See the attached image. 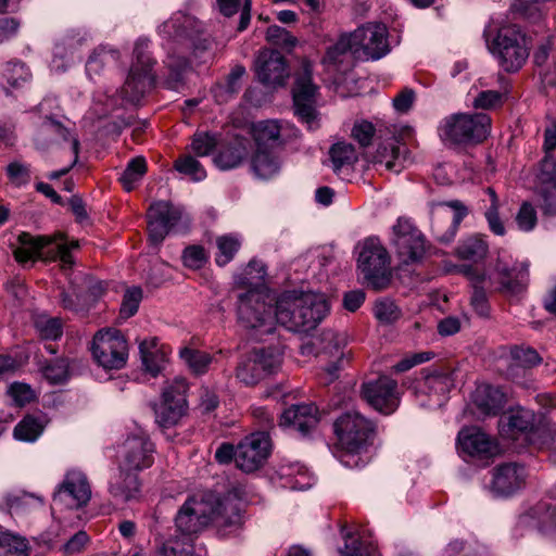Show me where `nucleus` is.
Listing matches in <instances>:
<instances>
[{"label":"nucleus","mask_w":556,"mask_h":556,"mask_svg":"<svg viewBox=\"0 0 556 556\" xmlns=\"http://www.w3.org/2000/svg\"><path fill=\"white\" fill-rule=\"evenodd\" d=\"M243 525L240 501L231 494L200 492L190 495L176 515V527L194 534L213 527L220 535L238 532Z\"/></svg>","instance_id":"f257e3e1"},{"label":"nucleus","mask_w":556,"mask_h":556,"mask_svg":"<svg viewBox=\"0 0 556 556\" xmlns=\"http://www.w3.org/2000/svg\"><path fill=\"white\" fill-rule=\"evenodd\" d=\"M329 309L324 294L285 293L276 301V323L290 331H307L314 329Z\"/></svg>","instance_id":"f03ea898"},{"label":"nucleus","mask_w":556,"mask_h":556,"mask_svg":"<svg viewBox=\"0 0 556 556\" xmlns=\"http://www.w3.org/2000/svg\"><path fill=\"white\" fill-rule=\"evenodd\" d=\"M491 123V117L486 113L451 114L441 121L438 132L445 144L476 146L488 138Z\"/></svg>","instance_id":"7ed1b4c3"},{"label":"nucleus","mask_w":556,"mask_h":556,"mask_svg":"<svg viewBox=\"0 0 556 556\" xmlns=\"http://www.w3.org/2000/svg\"><path fill=\"white\" fill-rule=\"evenodd\" d=\"M484 37L490 52L502 70L515 73L525 65L530 52V42L518 25H502L492 40L485 30Z\"/></svg>","instance_id":"20e7f679"},{"label":"nucleus","mask_w":556,"mask_h":556,"mask_svg":"<svg viewBox=\"0 0 556 556\" xmlns=\"http://www.w3.org/2000/svg\"><path fill=\"white\" fill-rule=\"evenodd\" d=\"M17 241L20 245L14 250V257L18 263H26L46 254L47 258H59L63 267L73 265L71 250L78 247L77 242H64L61 235L34 237L28 232H22Z\"/></svg>","instance_id":"39448f33"},{"label":"nucleus","mask_w":556,"mask_h":556,"mask_svg":"<svg viewBox=\"0 0 556 556\" xmlns=\"http://www.w3.org/2000/svg\"><path fill=\"white\" fill-rule=\"evenodd\" d=\"M274 298L264 290H250L239 296L237 316L241 326L247 329L270 333L276 324Z\"/></svg>","instance_id":"423d86ee"},{"label":"nucleus","mask_w":556,"mask_h":556,"mask_svg":"<svg viewBox=\"0 0 556 556\" xmlns=\"http://www.w3.org/2000/svg\"><path fill=\"white\" fill-rule=\"evenodd\" d=\"M357 268L375 290L386 289L391 282L390 255L378 238L365 239L358 244Z\"/></svg>","instance_id":"0eeeda50"},{"label":"nucleus","mask_w":556,"mask_h":556,"mask_svg":"<svg viewBox=\"0 0 556 556\" xmlns=\"http://www.w3.org/2000/svg\"><path fill=\"white\" fill-rule=\"evenodd\" d=\"M334 432L343 450L352 454L366 451L377 434L376 425L358 412H346L334 421Z\"/></svg>","instance_id":"6e6552de"},{"label":"nucleus","mask_w":556,"mask_h":556,"mask_svg":"<svg viewBox=\"0 0 556 556\" xmlns=\"http://www.w3.org/2000/svg\"><path fill=\"white\" fill-rule=\"evenodd\" d=\"M148 48V39H138L136 41L134 49L135 61L121 89L123 100L131 104L139 103L154 80L151 73L153 63L149 55Z\"/></svg>","instance_id":"1a4fd4ad"},{"label":"nucleus","mask_w":556,"mask_h":556,"mask_svg":"<svg viewBox=\"0 0 556 556\" xmlns=\"http://www.w3.org/2000/svg\"><path fill=\"white\" fill-rule=\"evenodd\" d=\"M282 353L276 348L255 349L237 366L236 377L252 387L275 375L281 366Z\"/></svg>","instance_id":"9d476101"},{"label":"nucleus","mask_w":556,"mask_h":556,"mask_svg":"<svg viewBox=\"0 0 556 556\" xmlns=\"http://www.w3.org/2000/svg\"><path fill=\"white\" fill-rule=\"evenodd\" d=\"M91 353L96 363L104 369H121L128 358V344L117 329H101L93 336Z\"/></svg>","instance_id":"9b49d317"},{"label":"nucleus","mask_w":556,"mask_h":556,"mask_svg":"<svg viewBox=\"0 0 556 556\" xmlns=\"http://www.w3.org/2000/svg\"><path fill=\"white\" fill-rule=\"evenodd\" d=\"M318 87L313 83V63L303 58L294 73L292 89L295 114L312 128L316 122V96Z\"/></svg>","instance_id":"f8f14e48"},{"label":"nucleus","mask_w":556,"mask_h":556,"mask_svg":"<svg viewBox=\"0 0 556 556\" xmlns=\"http://www.w3.org/2000/svg\"><path fill=\"white\" fill-rule=\"evenodd\" d=\"M346 344V333L331 329L324 330L315 338L313 345L317 349V355L327 361L321 382L330 383L338 378L343 363L350 357V352H345Z\"/></svg>","instance_id":"ddd939ff"},{"label":"nucleus","mask_w":556,"mask_h":556,"mask_svg":"<svg viewBox=\"0 0 556 556\" xmlns=\"http://www.w3.org/2000/svg\"><path fill=\"white\" fill-rule=\"evenodd\" d=\"M391 240L397 257L404 264L418 263L426 254V238L408 218H397L396 224L392 227Z\"/></svg>","instance_id":"4468645a"},{"label":"nucleus","mask_w":556,"mask_h":556,"mask_svg":"<svg viewBox=\"0 0 556 556\" xmlns=\"http://www.w3.org/2000/svg\"><path fill=\"white\" fill-rule=\"evenodd\" d=\"M154 444L139 430L128 435L117 451L118 469L123 471H141L150 468L154 462Z\"/></svg>","instance_id":"2eb2a0df"},{"label":"nucleus","mask_w":556,"mask_h":556,"mask_svg":"<svg viewBox=\"0 0 556 556\" xmlns=\"http://www.w3.org/2000/svg\"><path fill=\"white\" fill-rule=\"evenodd\" d=\"M358 58L379 60L390 52L388 29L381 23H367L351 33Z\"/></svg>","instance_id":"dca6fc26"},{"label":"nucleus","mask_w":556,"mask_h":556,"mask_svg":"<svg viewBox=\"0 0 556 556\" xmlns=\"http://www.w3.org/2000/svg\"><path fill=\"white\" fill-rule=\"evenodd\" d=\"M363 399L377 412L390 415L400 404V392L396 380L380 376L362 384Z\"/></svg>","instance_id":"f3484780"},{"label":"nucleus","mask_w":556,"mask_h":556,"mask_svg":"<svg viewBox=\"0 0 556 556\" xmlns=\"http://www.w3.org/2000/svg\"><path fill=\"white\" fill-rule=\"evenodd\" d=\"M91 488L86 475L79 470H68L53 493V502L70 509L80 508L90 501Z\"/></svg>","instance_id":"a211bd4d"},{"label":"nucleus","mask_w":556,"mask_h":556,"mask_svg":"<svg viewBox=\"0 0 556 556\" xmlns=\"http://www.w3.org/2000/svg\"><path fill=\"white\" fill-rule=\"evenodd\" d=\"M489 250L490 247L485 235L472 233L463 238L456 245L454 255L458 260L469 262L470 264L455 265L453 270L465 275L469 279L480 280L481 277L472 264L483 263L489 255Z\"/></svg>","instance_id":"6ab92c4d"},{"label":"nucleus","mask_w":556,"mask_h":556,"mask_svg":"<svg viewBox=\"0 0 556 556\" xmlns=\"http://www.w3.org/2000/svg\"><path fill=\"white\" fill-rule=\"evenodd\" d=\"M255 75L264 86L278 88L287 84L290 70L286 58L279 51L264 49L255 60Z\"/></svg>","instance_id":"aec40b11"},{"label":"nucleus","mask_w":556,"mask_h":556,"mask_svg":"<svg viewBox=\"0 0 556 556\" xmlns=\"http://www.w3.org/2000/svg\"><path fill=\"white\" fill-rule=\"evenodd\" d=\"M269 452V435L265 431L251 433L237 445V467L244 472H253L264 464Z\"/></svg>","instance_id":"412c9836"},{"label":"nucleus","mask_w":556,"mask_h":556,"mask_svg":"<svg viewBox=\"0 0 556 556\" xmlns=\"http://www.w3.org/2000/svg\"><path fill=\"white\" fill-rule=\"evenodd\" d=\"M460 453L477 459H490L500 453L497 441L478 427H465L457 435Z\"/></svg>","instance_id":"4be33fe9"},{"label":"nucleus","mask_w":556,"mask_h":556,"mask_svg":"<svg viewBox=\"0 0 556 556\" xmlns=\"http://www.w3.org/2000/svg\"><path fill=\"white\" fill-rule=\"evenodd\" d=\"M518 526L535 527L543 538L556 543V506L540 501L519 516Z\"/></svg>","instance_id":"5701e85b"},{"label":"nucleus","mask_w":556,"mask_h":556,"mask_svg":"<svg viewBox=\"0 0 556 556\" xmlns=\"http://www.w3.org/2000/svg\"><path fill=\"white\" fill-rule=\"evenodd\" d=\"M356 59L358 49L355 48L351 34H344L327 49L323 64L333 66L340 73H346L354 67Z\"/></svg>","instance_id":"b1692460"},{"label":"nucleus","mask_w":556,"mask_h":556,"mask_svg":"<svg viewBox=\"0 0 556 556\" xmlns=\"http://www.w3.org/2000/svg\"><path fill=\"white\" fill-rule=\"evenodd\" d=\"M147 216L149 238L153 244H159L172 228L173 205L169 201L155 202L150 205Z\"/></svg>","instance_id":"393cba45"},{"label":"nucleus","mask_w":556,"mask_h":556,"mask_svg":"<svg viewBox=\"0 0 556 556\" xmlns=\"http://www.w3.org/2000/svg\"><path fill=\"white\" fill-rule=\"evenodd\" d=\"M249 168L258 180L277 177L282 168V160L273 148H255L249 159Z\"/></svg>","instance_id":"a878e982"},{"label":"nucleus","mask_w":556,"mask_h":556,"mask_svg":"<svg viewBox=\"0 0 556 556\" xmlns=\"http://www.w3.org/2000/svg\"><path fill=\"white\" fill-rule=\"evenodd\" d=\"M273 479L280 486L291 490H306L313 484V476L303 464L283 460L275 470Z\"/></svg>","instance_id":"bb28decb"},{"label":"nucleus","mask_w":556,"mask_h":556,"mask_svg":"<svg viewBox=\"0 0 556 556\" xmlns=\"http://www.w3.org/2000/svg\"><path fill=\"white\" fill-rule=\"evenodd\" d=\"M454 208V213L444 212L438 214L432 222V233L441 243H450L456 236L458 226L466 216V207L459 201H453L446 204Z\"/></svg>","instance_id":"cd10ccee"},{"label":"nucleus","mask_w":556,"mask_h":556,"mask_svg":"<svg viewBox=\"0 0 556 556\" xmlns=\"http://www.w3.org/2000/svg\"><path fill=\"white\" fill-rule=\"evenodd\" d=\"M526 479L525 468L517 464H504L494 469L491 490L497 495H510L519 490Z\"/></svg>","instance_id":"c85d7f7f"},{"label":"nucleus","mask_w":556,"mask_h":556,"mask_svg":"<svg viewBox=\"0 0 556 556\" xmlns=\"http://www.w3.org/2000/svg\"><path fill=\"white\" fill-rule=\"evenodd\" d=\"M318 424L317 407L312 403L296 404L285 409L280 426L307 434Z\"/></svg>","instance_id":"c756f323"},{"label":"nucleus","mask_w":556,"mask_h":556,"mask_svg":"<svg viewBox=\"0 0 556 556\" xmlns=\"http://www.w3.org/2000/svg\"><path fill=\"white\" fill-rule=\"evenodd\" d=\"M495 270L500 275V283L502 289L511 294L523 291L529 281V263L521 262L509 268L503 264L498 257L495 264Z\"/></svg>","instance_id":"7c9ffc66"},{"label":"nucleus","mask_w":556,"mask_h":556,"mask_svg":"<svg viewBox=\"0 0 556 556\" xmlns=\"http://www.w3.org/2000/svg\"><path fill=\"white\" fill-rule=\"evenodd\" d=\"M110 494L117 501L128 503L137 502L141 497V481L137 471H123L110 482Z\"/></svg>","instance_id":"2f4dec72"},{"label":"nucleus","mask_w":556,"mask_h":556,"mask_svg":"<svg viewBox=\"0 0 556 556\" xmlns=\"http://www.w3.org/2000/svg\"><path fill=\"white\" fill-rule=\"evenodd\" d=\"M139 351L146 371L153 377L161 374L169 364V350H164L155 338L140 342Z\"/></svg>","instance_id":"473e14b6"},{"label":"nucleus","mask_w":556,"mask_h":556,"mask_svg":"<svg viewBox=\"0 0 556 556\" xmlns=\"http://www.w3.org/2000/svg\"><path fill=\"white\" fill-rule=\"evenodd\" d=\"M453 386L454 380L450 372L424 370L422 377L417 381V391L421 394L435 397V402L439 404L441 397L450 392Z\"/></svg>","instance_id":"72a5a7b5"},{"label":"nucleus","mask_w":556,"mask_h":556,"mask_svg":"<svg viewBox=\"0 0 556 556\" xmlns=\"http://www.w3.org/2000/svg\"><path fill=\"white\" fill-rule=\"evenodd\" d=\"M179 42L184 40L190 41L195 55H200L207 51L212 45L211 37L205 33L202 24L194 17L186 16L184 23L176 30V39Z\"/></svg>","instance_id":"f704fd0d"},{"label":"nucleus","mask_w":556,"mask_h":556,"mask_svg":"<svg viewBox=\"0 0 556 556\" xmlns=\"http://www.w3.org/2000/svg\"><path fill=\"white\" fill-rule=\"evenodd\" d=\"M472 402L480 414L484 416H495L504 407L505 395L496 387L480 384L473 392Z\"/></svg>","instance_id":"c9c22d12"},{"label":"nucleus","mask_w":556,"mask_h":556,"mask_svg":"<svg viewBox=\"0 0 556 556\" xmlns=\"http://www.w3.org/2000/svg\"><path fill=\"white\" fill-rule=\"evenodd\" d=\"M59 139L62 141H71L73 144V139L77 138L72 136L71 130L64 127L60 122L51 117H46L40 124L35 137L37 148L47 149Z\"/></svg>","instance_id":"e433bc0d"},{"label":"nucleus","mask_w":556,"mask_h":556,"mask_svg":"<svg viewBox=\"0 0 556 556\" xmlns=\"http://www.w3.org/2000/svg\"><path fill=\"white\" fill-rule=\"evenodd\" d=\"M245 155V140L241 137H235L229 142L220 146L214 157V163L223 170L232 169L243 162Z\"/></svg>","instance_id":"4c0bfd02"},{"label":"nucleus","mask_w":556,"mask_h":556,"mask_svg":"<svg viewBox=\"0 0 556 556\" xmlns=\"http://www.w3.org/2000/svg\"><path fill=\"white\" fill-rule=\"evenodd\" d=\"M155 421L165 433L174 427V386L166 382L162 389L160 400L153 404Z\"/></svg>","instance_id":"58836bf2"},{"label":"nucleus","mask_w":556,"mask_h":556,"mask_svg":"<svg viewBox=\"0 0 556 556\" xmlns=\"http://www.w3.org/2000/svg\"><path fill=\"white\" fill-rule=\"evenodd\" d=\"M281 126L278 121H260L252 125L251 135L255 142V148H273L279 142Z\"/></svg>","instance_id":"ea45409f"},{"label":"nucleus","mask_w":556,"mask_h":556,"mask_svg":"<svg viewBox=\"0 0 556 556\" xmlns=\"http://www.w3.org/2000/svg\"><path fill=\"white\" fill-rule=\"evenodd\" d=\"M179 358L194 376L204 375L212 363V356L210 353L191 346L180 349Z\"/></svg>","instance_id":"a19ab883"},{"label":"nucleus","mask_w":556,"mask_h":556,"mask_svg":"<svg viewBox=\"0 0 556 556\" xmlns=\"http://www.w3.org/2000/svg\"><path fill=\"white\" fill-rule=\"evenodd\" d=\"M165 529L170 530V520H164L160 513L155 511L151 530L155 535L157 556H172L174 554V541L170 534L164 533Z\"/></svg>","instance_id":"79ce46f5"},{"label":"nucleus","mask_w":556,"mask_h":556,"mask_svg":"<svg viewBox=\"0 0 556 556\" xmlns=\"http://www.w3.org/2000/svg\"><path fill=\"white\" fill-rule=\"evenodd\" d=\"M374 159L377 164L384 166L390 172L400 173L403 168L400 148L394 138L386 144L379 146Z\"/></svg>","instance_id":"37998d69"},{"label":"nucleus","mask_w":556,"mask_h":556,"mask_svg":"<svg viewBox=\"0 0 556 556\" xmlns=\"http://www.w3.org/2000/svg\"><path fill=\"white\" fill-rule=\"evenodd\" d=\"M29 551L26 538L11 531L0 533V556H29Z\"/></svg>","instance_id":"c03bdc74"},{"label":"nucleus","mask_w":556,"mask_h":556,"mask_svg":"<svg viewBox=\"0 0 556 556\" xmlns=\"http://www.w3.org/2000/svg\"><path fill=\"white\" fill-rule=\"evenodd\" d=\"M216 247L218 252L215 255V262L223 267L232 261L241 248V238L235 233L219 236L216 238Z\"/></svg>","instance_id":"a18cd8bd"},{"label":"nucleus","mask_w":556,"mask_h":556,"mask_svg":"<svg viewBox=\"0 0 556 556\" xmlns=\"http://www.w3.org/2000/svg\"><path fill=\"white\" fill-rule=\"evenodd\" d=\"M329 155L334 172L344 166H351L357 161L354 146L344 141L334 143L329 150Z\"/></svg>","instance_id":"49530a36"},{"label":"nucleus","mask_w":556,"mask_h":556,"mask_svg":"<svg viewBox=\"0 0 556 556\" xmlns=\"http://www.w3.org/2000/svg\"><path fill=\"white\" fill-rule=\"evenodd\" d=\"M147 173V162L144 157L137 156L131 159L126 168L124 169L119 181L126 191L135 189L137 184L143 178Z\"/></svg>","instance_id":"de8ad7c7"},{"label":"nucleus","mask_w":556,"mask_h":556,"mask_svg":"<svg viewBox=\"0 0 556 556\" xmlns=\"http://www.w3.org/2000/svg\"><path fill=\"white\" fill-rule=\"evenodd\" d=\"M118 60V52L115 50H108L104 47H100L96 49L92 54L89 56L86 71L87 74L91 77L93 75H99L105 65L116 63Z\"/></svg>","instance_id":"09e8293b"},{"label":"nucleus","mask_w":556,"mask_h":556,"mask_svg":"<svg viewBox=\"0 0 556 556\" xmlns=\"http://www.w3.org/2000/svg\"><path fill=\"white\" fill-rule=\"evenodd\" d=\"M42 425L31 416L24 417L14 428L13 434L16 440L33 442L42 432Z\"/></svg>","instance_id":"8fccbe9b"},{"label":"nucleus","mask_w":556,"mask_h":556,"mask_svg":"<svg viewBox=\"0 0 556 556\" xmlns=\"http://www.w3.org/2000/svg\"><path fill=\"white\" fill-rule=\"evenodd\" d=\"M176 172L195 182L206 177V172L202 164L191 155H184L176 160Z\"/></svg>","instance_id":"3c124183"},{"label":"nucleus","mask_w":556,"mask_h":556,"mask_svg":"<svg viewBox=\"0 0 556 556\" xmlns=\"http://www.w3.org/2000/svg\"><path fill=\"white\" fill-rule=\"evenodd\" d=\"M515 222L520 231L530 232L534 230L538 225V212L535 206L529 201L522 202L516 213Z\"/></svg>","instance_id":"603ef678"},{"label":"nucleus","mask_w":556,"mask_h":556,"mask_svg":"<svg viewBox=\"0 0 556 556\" xmlns=\"http://www.w3.org/2000/svg\"><path fill=\"white\" fill-rule=\"evenodd\" d=\"M508 92H509V90L506 86L503 87L501 90L481 91L476 97V99L473 101V106L478 108V109H484V110L498 108L504 103Z\"/></svg>","instance_id":"864d4df0"},{"label":"nucleus","mask_w":556,"mask_h":556,"mask_svg":"<svg viewBox=\"0 0 556 556\" xmlns=\"http://www.w3.org/2000/svg\"><path fill=\"white\" fill-rule=\"evenodd\" d=\"M5 173L10 182L16 188L27 186L31 179L30 165L18 161L8 164Z\"/></svg>","instance_id":"5fc2aeb1"},{"label":"nucleus","mask_w":556,"mask_h":556,"mask_svg":"<svg viewBox=\"0 0 556 556\" xmlns=\"http://www.w3.org/2000/svg\"><path fill=\"white\" fill-rule=\"evenodd\" d=\"M142 300V290L139 287L132 286L127 288L119 308V315L122 318H129L134 316Z\"/></svg>","instance_id":"6e6d98bb"},{"label":"nucleus","mask_w":556,"mask_h":556,"mask_svg":"<svg viewBox=\"0 0 556 556\" xmlns=\"http://www.w3.org/2000/svg\"><path fill=\"white\" fill-rule=\"evenodd\" d=\"M3 76L10 86L17 88L30 78V72L22 62H10L4 67Z\"/></svg>","instance_id":"4d7b16f0"},{"label":"nucleus","mask_w":556,"mask_h":556,"mask_svg":"<svg viewBox=\"0 0 556 556\" xmlns=\"http://www.w3.org/2000/svg\"><path fill=\"white\" fill-rule=\"evenodd\" d=\"M508 428L513 432H528L534 427V414L527 409H518L508 417Z\"/></svg>","instance_id":"13d9d810"},{"label":"nucleus","mask_w":556,"mask_h":556,"mask_svg":"<svg viewBox=\"0 0 556 556\" xmlns=\"http://www.w3.org/2000/svg\"><path fill=\"white\" fill-rule=\"evenodd\" d=\"M374 314L379 321L391 324L400 318L401 311L393 301L382 299L376 302Z\"/></svg>","instance_id":"bf43d9fd"},{"label":"nucleus","mask_w":556,"mask_h":556,"mask_svg":"<svg viewBox=\"0 0 556 556\" xmlns=\"http://www.w3.org/2000/svg\"><path fill=\"white\" fill-rule=\"evenodd\" d=\"M42 374L50 383H62L68 377V363L64 358L55 359L42 368Z\"/></svg>","instance_id":"052dcab7"},{"label":"nucleus","mask_w":556,"mask_h":556,"mask_svg":"<svg viewBox=\"0 0 556 556\" xmlns=\"http://www.w3.org/2000/svg\"><path fill=\"white\" fill-rule=\"evenodd\" d=\"M535 191L541 199V208L546 216L556 215V184L535 186Z\"/></svg>","instance_id":"680f3d73"},{"label":"nucleus","mask_w":556,"mask_h":556,"mask_svg":"<svg viewBox=\"0 0 556 556\" xmlns=\"http://www.w3.org/2000/svg\"><path fill=\"white\" fill-rule=\"evenodd\" d=\"M553 184H556V159L552 154H547L540 163L535 186Z\"/></svg>","instance_id":"e2e57ef3"},{"label":"nucleus","mask_w":556,"mask_h":556,"mask_svg":"<svg viewBox=\"0 0 556 556\" xmlns=\"http://www.w3.org/2000/svg\"><path fill=\"white\" fill-rule=\"evenodd\" d=\"M182 263L191 269H199L204 266L207 261L205 250L201 245H190L182 253Z\"/></svg>","instance_id":"0e129e2a"},{"label":"nucleus","mask_w":556,"mask_h":556,"mask_svg":"<svg viewBox=\"0 0 556 556\" xmlns=\"http://www.w3.org/2000/svg\"><path fill=\"white\" fill-rule=\"evenodd\" d=\"M90 538L85 531L76 532L60 548L64 556H75L84 552Z\"/></svg>","instance_id":"69168bd1"},{"label":"nucleus","mask_w":556,"mask_h":556,"mask_svg":"<svg viewBox=\"0 0 556 556\" xmlns=\"http://www.w3.org/2000/svg\"><path fill=\"white\" fill-rule=\"evenodd\" d=\"M513 359L522 367H533L541 363L538 352L531 348L516 346L511 350Z\"/></svg>","instance_id":"338daca9"},{"label":"nucleus","mask_w":556,"mask_h":556,"mask_svg":"<svg viewBox=\"0 0 556 556\" xmlns=\"http://www.w3.org/2000/svg\"><path fill=\"white\" fill-rule=\"evenodd\" d=\"M266 39L277 46L294 47L296 45V38L288 30L277 25L268 27Z\"/></svg>","instance_id":"774afa93"}]
</instances>
